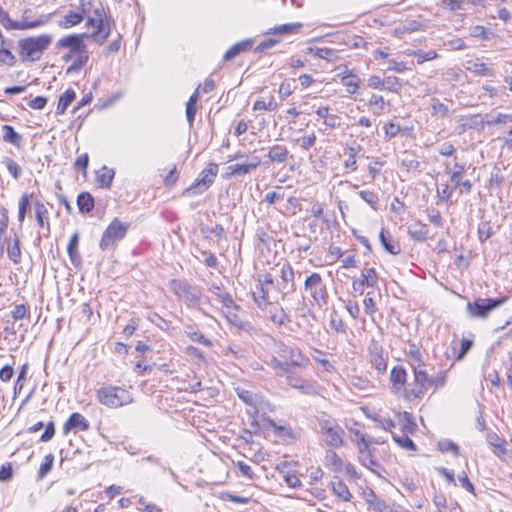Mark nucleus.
<instances>
[{
	"label": "nucleus",
	"mask_w": 512,
	"mask_h": 512,
	"mask_svg": "<svg viewBox=\"0 0 512 512\" xmlns=\"http://www.w3.org/2000/svg\"><path fill=\"white\" fill-rule=\"evenodd\" d=\"M276 272V285L286 287L290 285L294 287V272L290 266L283 265L281 269H275Z\"/></svg>",
	"instance_id": "15"
},
{
	"label": "nucleus",
	"mask_w": 512,
	"mask_h": 512,
	"mask_svg": "<svg viewBox=\"0 0 512 512\" xmlns=\"http://www.w3.org/2000/svg\"><path fill=\"white\" fill-rule=\"evenodd\" d=\"M52 39V36L49 34L20 39L18 41V48L21 60L30 62L40 60L43 53L52 43Z\"/></svg>",
	"instance_id": "1"
},
{
	"label": "nucleus",
	"mask_w": 512,
	"mask_h": 512,
	"mask_svg": "<svg viewBox=\"0 0 512 512\" xmlns=\"http://www.w3.org/2000/svg\"><path fill=\"white\" fill-rule=\"evenodd\" d=\"M3 163L6 165L8 172L14 179H18L21 176V167L11 158H4Z\"/></svg>",
	"instance_id": "48"
},
{
	"label": "nucleus",
	"mask_w": 512,
	"mask_h": 512,
	"mask_svg": "<svg viewBox=\"0 0 512 512\" xmlns=\"http://www.w3.org/2000/svg\"><path fill=\"white\" fill-rule=\"evenodd\" d=\"M48 17H41L34 21H14L10 18L9 14L4 10L0 13V23L7 30H28L42 25H45Z\"/></svg>",
	"instance_id": "8"
},
{
	"label": "nucleus",
	"mask_w": 512,
	"mask_h": 512,
	"mask_svg": "<svg viewBox=\"0 0 512 512\" xmlns=\"http://www.w3.org/2000/svg\"><path fill=\"white\" fill-rule=\"evenodd\" d=\"M110 34L111 25L109 20L105 18L103 21H100V24L97 25V29L93 33L88 34V38L92 39L95 43L102 45L106 42Z\"/></svg>",
	"instance_id": "14"
},
{
	"label": "nucleus",
	"mask_w": 512,
	"mask_h": 512,
	"mask_svg": "<svg viewBox=\"0 0 512 512\" xmlns=\"http://www.w3.org/2000/svg\"><path fill=\"white\" fill-rule=\"evenodd\" d=\"M54 463V456L48 454L45 456L43 463L40 465L38 471V478L43 479L52 469Z\"/></svg>",
	"instance_id": "46"
},
{
	"label": "nucleus",
	"mask_w": 512,
	"mask_h": 512,
	"mask_svg": "<svg viewBox=\"0 0 512 512\" xmlns=\"http://www.w3.org/2000/svg\"><path fill=\"white\" fill-rule=\"evenodd\" d=\"M300 144V147L304 150H308L316 143V135L311 133L310 135L303 136L302 138L297 140Z\"/></svg>",
	"instance_id": "64"
},
{
	"label": "nucleus",
	"mask_w": 512,
	"mask_h": 512,
	"mask_svg": "<svg viewBox=\"0 0 512 512\" xmlns=\"http://www.w3.org/2000/svg\"><path fill=\"white\" fill-rule=\"evenodd\" d=\"M104 9L102 6L94 8V16L88 17L86 21L87 27H96L100 24V21H103L106 17H104Z\"/></svg>",
	"instance_id": "45"
},
{
	"label": "nucleus",
	"mask_w": 512,
	"mask_h": 512,
	"mask_svg": "<svg viewBox=\"0 0 512 512\" xmlns=\"http://www.w3.org/2000/svg\"><path fill=\"white\" fill-rule=\"evenodd\" d=\"M286 381L291 388L298 389L302 394L315 395L317 393L316 387L312 382L304 380L296 375L288 373Z\"/></svg>",
	"instance_id": "13"
},
{
	"label": "nucleus",
	"mask_w": 512,
	"mask_h": 512,
	"mask_svg": "<svg viewBox=\"0 0 512 512\" xmlns=\"http://www.w3.org/2000/svg\"><path fill=\"white\" fill-rule=\"evenodd\" d=\"M83 20L84 17L80 12L70 11L58 21V26L63 29H69L80 24Z\"/></svg>",
	"instance_id": "20"
},
{
	"label": "nucleus",
	"mask_w": 512,
	"mask_h": 512,
	"mask_svg": "<svg viewBox=\"0 0 512 512\" xmlns=\"http://www.w3.org/2000/svg\"><path fill=\"white\" fill-rule=\"evenodd\" d=\"M359 196L363 199L373 210H378L379 197L374 191L362 190Z\"/></svg>",
	"instance_id": "41"
},
{
	"label": "nucleus",
	"mask_w": 512,
	"mask_h": 512,
	"mask_svg": "<svg viewBox=\"0 0 512 512\" xmlns=\"http://www.w3.org/2000/svg\"><path fill=\"white\" fill-rule=\"evenodd\" d=\"M74 55H75V60L69 70L81 69L87 63V61L89 59L87 47L85 48V52H78L77 54H74Z\"/></svg>",
	"instance_id": "50"
},
{
	"label": "nucleus",
	"mask_w": 512,
	"mask_h": 512,
	"mask_svg": "<svg viewBox=\"0 0 512 512\" xmlns=\"http://www.w3.org/2000/svg\"><path fill=\"white\" fill-rule=\"evenodd\" d=\"M424 366V362H419L417 365L413 366L416 387L405 391L406 398H421L428 389L429 384H431L432 377L428 375Z\"/></svg>",
	"instance_id": "3"
},
{
	"label": "nucleus",
	"mask_w": 512,
	"mask_h": 512,
	"mask_svg": "<svg viewBox=\"0 0 512 512\" xmlns=\"http://www.w3.org/2000/svg\"><path fill=\"white\" fill-rule=\"evenodd\" d=\"M237 306H229L228 309L223 310V313L226 319L235 326L241 325V320L239 315L237 314Z\"/></svg>",
	"instance_id": "51"
},
{
	"label": "nucleus",
	"mask_w": 512,
	"mask_h": 512,
	"mask_svg": "<svg viewBox=\"0 0 512 512\" xmlns=\"http://www.w3.org/2000/svg\"><path fill=\"white\" fill-rule=\"evenodd\" d=\"M267 157L273 163L282 164L287 161L289 157V150L284 145L275 144L272 147H270Z\"/></svg>",
	"instance_id": "16"
},
{
	"label": "nucleus",
	"mask_w": 512,
	"mask_h": 512,
	"mask_svg": "<svg viewBox=\"0 0 512 512\" xmlns=\"http://www.w3.org/2000/svg\"><path fill=\"white\" fill-rule=\"evenodd\" d=\"M406 376V370L401 366L394 367L391 370L390 379L394 389L400 390L404 386L406 383Z\"/></svg>",
	"instance_id": "27"
},
{
	"label": "nucleus",
	"mask_w": 512,
	"mask_h": 512,
	"mask_svg": "<svg viewBox=\"0 0 512 512\" xmlns=\"http://www.w3.org/2000/svg\"><path fill=\"white\" fill-rule=\"evenodd\" d=\"M270 425L278 436L289 438L293 437V432L290 427L284 425H277L273 420L270 421Z\"/></svg>",
	"instance_id": "55"
},
{
	"label": "nucleus",
	"mask_w": 512,
	"mask_h": 512,
	"mask_svg": "<svg viewBox=\"0 0 512 512\" xmlns=\"http://www.w3.org/2000/svg\"><path fill=\"white\" fill-rule=\"evenodd\" d=\"M252 47V40L246 39L234 44L224 54V60L230 61L238 56L241 52L247 51Z\"/></svg>",
	"instance_id": "21"
},
{
	"label": "nucleus",
	"mask_w": 512,
	"mask_h": 512,
	"mask_svg": "<svg viewBox=\"0 0 512 512\" xmlns=\"http://www.w3.org/2000/svg\"><path fill=\"white\" fill-rule=\"evenodd\" d=\"M308 53L314 54L320 59H325L329 62H333L337 59L336 51L330 48H308Z\"/></svg>",
	"instance_id": "32"
},
{
	"label": "nucleus",
	"mask_w": 512,
	"mask_h": 512,
	"mask_svg": "<svg viewBox=\"0 0 512 512\" xmlns=\"http://www.w3.org/2000/svg\"><path fill=\"white\" fill-rule=\"evenodd\" d=\"M88 38V33L71 34L59 39L56 43L57 49H69L71 54H77L78 52H85L87 45L84 39Z\"/></svg>",
	"instance_id": "10"
},
{
	"label": "nucleus",
	"mask_w": 512,
	"mask_h": 512,
	"mask_svg": "<svg viewBox=\"0 0 512 512\" xmlns=\"http://www.w3.org/2000/svg\"><path fill=\"white\" fill-rule=\"evenodd\" d=\"M320 426L328 445L338 448L343 444L342 435L344 431L333 420H322Z\"/></svg>",
	"instance_id": "9"
},
{
	"label": "nucleus",
	"mask_w": 512,
	"mask_h": 512,
	"mask_svg": "<svg viewBox=\"0 0 512 512\" xmlns=\"http://www.w3.org/2000/svg\"><path fill=\"white\" fill-rule=\"evenodd\" d=\"M409 234L413 239L425 240L428 235V226L423 223H416L409 228Z\"/></svg>",
	"instance_id": "35"
},
{
	"label": "nucleus",
	"mask_w": 512,
	"mask_h": 512,
	"mask_svg": "<svg viewBox=\"0 0 512 512\" xmlns=\"http://www.w3.org/2000/svg\"><path fill=\"white\" fill-rule=\"evenodd\" d=\"M492 228L488 222H484L478 227V237L481 242L486 241L492 236Z\"/></svg>",
	"instance_id": "56"
},
{
	"label": "nucleus",
	"mask_w": 512,
	"mask_h": 512,
	"mask_svg": "<svg viewBox=\"0 0 512 512\" xmlns=\"http://www.w3.org/2000/svg\"><path fill=\"white\" fill-rule=\"evenodd\" d=\"M260 165V161L256 158L255 162L249 164H234L227 167V175H246L255 170Z\"/></svg>",
	"instance_id": "22"
},
{
	"label": "nucleus",
	"mask_w": 512,
	"mask_h": 512,
	"mask_svg": "<svg viewBox=\"0 0 512 512\" xmlns=\"http://www.w3.org/2000/svg\"><path fill=\"white\" fill-rule=\"evenodd\" d=\"M76 93L73 89H67L60 97L57 105L56 113L62 115L67 110L68 106L75 100Z\"/></svg>",
	"instance_id": "26"
},
{
	"label": "nucleus",
	"mask_w": 512,
	"mask_h": 512,
	"mask_svg": "<svg viewBox=\"0 0 512 512\" xmlns=\"http://www.w3.org/2000/svg\"><path fill=\"white\" fill-rule=\"evenodd\" d=\"M465 0H442V7L450 11L464 9Z\"/></svg>",
	"instance_id": "61"
},
{
	"label": "nucleus",
	"mask_w": 512,
	"mask_h": 512,
	"mask_svg": "<svg viewBox=\"0 0 512 512\" xmlns=\"http://www.w3.org/2000/svg\"><path fill=\"white\" fill-rule=\"evenodd\" d=\"M98 401L109 408H119L133 402L132 394L120 386L106 385L97 390Z\"/></svg>",
	"instance_id": "2"
},
{
	"label": "nucleus",
	"mask_w": 512,
	"mask_h": 512,
	"mask_svg": "<svg viewBox=\"0 0 512 512\" xmlns=\"http://www.w3.org/2000/svg\"><path fill=\"white\" fill-rule=\"evenodd\" d=\"M78 245H79V233L74 232L69 240V243L67 246V252H68L70 261L75 266H78L81 264V256L78 251Z\"/></svg>",
	"instance_id": "19"
},
{
	"label": "nucleus",
	"mask_w": 512,
	"mask_h": 512,
	"mask_svg": "<svg viewBox=\"0 0 512 512\" xmlns=\"http://www.w3.org/2000/svg\"><path fill=\"white\" fill-rule=\"evenodd\" d=\"M372 419L377 423V427L386 431H391L395 427V423L391 419L381 418L378 415L373 416Z\"/></svg>",
	"instance_id": "59"
},
{
	"label": "nucleus",
	"mask_w": 512,
	"mask_h": 512,
	"mask_svg": "<svg viewBox=\"0 0 512 512\" xmlns=\"http://www.w3.org/2000/svg\"><path fill=\"white\" fill-rule=\"evenodd\" d=\"M400 130V125L393 121L388 122L384 126L385 136L389 139L396 137L399 134Z\"/></svg>",
	"instance_id": "57"
},
{
	"label": "nucleus",
	"mask_w": 512,
	"mask_h": 512,
	"mask_svg": "<svg viewBox=\"0 0 512 512\" xmlns=\"http://www.w3.org/2000/svg\"><path fill=\"white\" fill-rule=\"evenodd\" d=\"M236 394L238 397L247 405L255 407L257 404V396L251 391L245 390L243 388L237 387L235 388Z\"/></svg>",
	"instance_id": "39"
},
{
	"label": "nucleus",
	"mask_w": 512,
	"mask_h": 512,
	"mask_svg": "<svg viewBox=\"0 0 512 512\" xmlns=\"http://www.w3.org/2000/svg\"><path fill=\"white\" fill-rule=\"evenodd\" d=\"M370 355H371V362L375 365V368L379 373L385 372L387 368L386 360L383 356V350L382 348L377 345L376 343H373L370 348Z\"/></svg>",
	"instance_id": "17"
},
{
	"label": "nucleus",
	"mask_w": 512,
	"mask_h": 512,
	"mask_svg": "<svg viewBox=\"0 0 512 512\" xmlns=\"http://www.w3.org/2000/svg\"><path fill=\"white\" fill-rule=\"evenodd\" d=\"M32 194H28L27 192L23 193L19 200V210H18V220L22 223L26 217L27 210L30 206V199Z\"/></svg>",
	"instance_id": "40"
},
{
	"label": "nucleus",
	"mask_w": 512,
	"mask_h": 512,
	"mask_svg": "<svg viewBox=\"0 0 512 512\" xmlns=\"http://www.w3.org/2000/svg\"><path fill=\"white\" fill-rule=\"evenodd\" d=\"M30 316L29 306L26 304H18L12 311V318L17 321Z\"/></svg>",
	"instance_id": "49"
},
{
	"label": "nucleus",
	"mask_w": 512,
	"mask_h": 512,
	"mask_svg": "<svg viewBox=\"0 0 512 512\" xmlns=\"http://www.w3.org/2000/svg\"><path fill=\"white\" fill-rule=\"evenodd\" d=\"M473 346V340L472 339H462L460 342V350L458 351L456 355V360H462L465 355L468 353V351Z\"/></svg>",
	"instance_id": "58"
},
{
	"label": "nucleus",
	"mask_w": 512,
	"mask_h": 512,
	"mask_svg": "<svg viewBox=\"0 0 512 512\" xmlns=\"http://www.w3.org/2000/svg\"><path fill=\"white\" fill-rule=\"evenodd\" d=\"M393 439L396 443H398L401 447L409 449V450H416L415 443L407 436V435H395L393 434Z\"/></svg>",
	"instance_id": "54"
},
{
	"label": "nucleus",
	"mask_w": 512,
	"mask_h": 512,
	"mask_svg": "<svg viewBox=\"0 0 512 512\" xmlns=\"http://www.w3.org/2000/svg\"><path fill=\"white\" fill-rule=\"evenodd\" d=\"M289 464L287 462H284L277 466V470L280 474L283 475V479L285 483L291 487V488H297L301 486V481L298 479V477L294 474H290L287 471Z\"/></svg>",
	"instance_id": "28"
},
{
	"label": "nucleus",
	"mask_w": 512,
	"mask_h": 512,
	"mask_svg": "<svg viewBox=\"0 0 512 512\" xmlns=\"http://www.w3.org/2000/svg\"><path fill=\"white\" fill-rule=\"evenodd\" d=\"M3 141L19 147L22 142V136L17 133L10 125H3L1 127Z\"/></svg>",
	"instance_id": "24"
},
{
	"label": "nucleus",
	"mask_w": 512,
	"mask_h": 512,
	"mask_svg": "<svg viewBox=\"0 0 512 512\" xmlns=\"http://www.w3.org/2000/svg\"><path fill=\"white\" fill-rule=\"evenodd\" d=\"M488 443L494 447L493 452L496 455L504 454L506 452V449L503 445V441L499 438V436L495 433L489 434L487 436Z\"/></svg>",
	"instance_id": "44"
},
{
	"label": "nucleus",
	"mask_w": 512,
	"mask_h": 512,
	"mask_svg": "<svg viewBox=\"0 0 512 512\" xmlns=\"http://www.w3.org/2000/svg\"><path fill=\"white\" fill-rule=\"evenodd\" d=\"M269 365L277 372L278 375H284L290 373V364L288 361L279 360L273 356L269 362Z\"/></svg>",
	"instance_id": "38"
},
{
	"label": "nucleus",
	"mask_w": 512,
	"mask_h": 512,
	"mask_svg": "<svg viewBox=\"0 0 512 512\" xmlns=\"http://www.w3.org/2000/svg\"><path fill=\"white\" fill-rule=\"evenodd\" d=\"M89 428V421L82 414L74 412L65 422L63 426V433L66 435L72 430L87 431Z\"/></svg>",
	"instance_id": "12"
},
{
	"label": "nucleus",
	"mask_w": 512,
	"mask_h": 512,
	"mask_svg": "<svg viewBox=\"0 0 512 512\" xmlns=\"http://www.w3.org/2000/svg\"><path fill=\"white\" fill-rule=\"evenodd\" d=\"M445 170L447 173H450L451 181L454 183L455 188L460 185V181H462L463 174L465 172V165L460 163H455L453 165V171L450 172L449 165H446Z\"/></svg>",
	"instance_id": "33"
},
{
	"label": "nucleus",
	"mask_w": 512,
	"mask_h": 512,
	"mask_svg": "<svg viewBox=\"0 0 512 512\" xmlns=\"http://www.w3.org/2000/svg\"><path fill=\"white\" fill-rule=\"evenodd\" d=\"M77 205L82 213H90L94 208V198L88 192H82L78 195Z\"/></svg>",
	"instance_id": "29"
},
{
	"label": "nucleus",
	"mask_w": 512,
	"mask_h": 512,
	"mask_svg": "<svg viewBox=\"0 0 512 512\" xmlns=\"http://www.w3.org/2000/svg\"><path fill=\"white\" fill-rule=\"evenodd\" d=\"M115 176V171L104 166L101 170L97 171L96 178L100 187L110 188Z\"/></svg>",
	"instance_id": "25"
},
{
	"label": "nucleus",
	"mask_w": 512,
	"mask_h": 512,
	"mask_svg": "<svg viewBox=\"0 0 512 512\" xmlns=\"http://www.w3.org/2000/svg\"><path fill=\"white\" fill-rule=\"evenodd\" d=\"M7 254H8L9 259L12 260L15 264L20 263L21 249H20V242L17 238L14 239L12 243L8 244Z\"/></svg>",
	"instance_id": "37"
},
{
	"label": "nucleus",
	"mask_w": 512,
	"mask_h": 512,
	"mask_svg": "<svg viewBox=\"0 0 512 512\" xmlns=\"http://www.w3.org/2000/svg\"><path fill=\"white\" fill-rule=\"evenodd\" d=\"M348 430L352 434V441L357 445V448L364 445V443H381L380 441L368 440L366 434L359 429L357 423L348 427Z\"/></svg>",
	"instance_id": "30"
},
{
	"label": "nucleus",
	"mask_w": 512,
	"mask_h": 512,
	"mask_svg": "<svg viewBox=\"0 0 512 512\" xmlns=\"http://www.w3.org/2000/svg\"><path fill=\"white\" fill-rule=\"evenodd\" d=\"M431 107H432V113L441 118L446 117L449 113L448 106L445 105L444 103L440 102L438 99H435V98L432 99Z\"/></svg>",
	"instance_id": "47"
},
{
	"label": "nucleus",
	"mask_w": 512,
	"mask_h": 512,
	"mask_svg": "<svg viewBox=\"0 0 512 512\" xmlns=\"http://www.w3.org/2000/svg\"><path fill=\"white\" fill-rule=\"evenodd\" d=\"M379 239L382 244V246L385 248L386 251L389 253L396 255L400 252V246L398 242H396L389 231L382 228L379 234Z\"/></svg>",
	"instance_id": "18"
},
{
	"label": "nucleus",
	"mask_w": 512,
	"mask_h": 512,
	"mask_svg": "<svg viewBox=\"0 0 512 512\" xmlns=\"http://www.w3.org/2000/svg\"><path fill=\"white\" fill-rule=\"evenodd\" d=\"M427 217L429 221L434 224L436 227H442L443 226V219L442 216L436 208H428L427 209Z\"/></svg>",
	"instance_id": "52"
},
{
	"label": "nucleus",
	"mask_w": 512,
	"mask_h": 512,
	"mask_svg": "<svg viewBox=\"0 0 512 512\" xmlns=\"http://www.w3.org/2000/svg\"><path fill=\"white\" fill-rule=\"evenodd\" d=\"M276 353L283 361H288L291 367H304L309 363V359L302 352L294 347L284 343L276 344Z\"/></svg>",
	"instance_id": "7"
},
{
	"label": "nucleus",
	"mask_w": 512,
	"mask_h": 512,
	"mask_svg": "<svg viewBox=\"0 0 512 512\" xmlns=\"http://www.w3.org/2000/svg\"><path fill=\"white\" fill-rule=\"evenodd\" d=\"M508 297H500L494 299H476L474 302H469L467 305V309L470 314L474 317L484 318L486 317L493 309L499 307L503 303L506 302Z\"/></svg>",
	"instance_id": "5"
},
{
	"label": "nucleus",
	"mask_w": 512,
	"mask_h": 512,
	"mask_svg": "<svg viewBox=\"0 0 512 512\" xmlns=\"http://www.w3.org/2000/svg\"><path fill=\"white\" fill-rule=\"evenodd\" d=\"M249 294H251L257 306L262 308L267 305L266 290H252Z\"/></svg>",
	"instance_id": "60"
},
{
	"label": "nucleus",
	"mask_w": 512,
	"mask_h": 512,
	"mask_svg": "<svg viewBox=\"0 0 512 512\" xmlns=\"http://www.w3.org/2000/svg\"><path fill=\"white\" fill-rule=\"evenodd\" d=\"M49 212L46 206L38 201L35 203V216L39 226L43 227L45 224V220H48Z\"/></svg>",
	"instance_id": "43"
},
{
	"label": "nucleus",
	"mask_w": 512,
	"mask_h": 512,
	"mask_svg": "<svg viewBox=\"0 0 512 512\" xmlns=\"http://www.w3.org/2000/svg\"><path fill=\"white\" fill-rule=\"evenodd\" d=\"M218 173V165L215 163H209L208 166L203 169L197 178L196 182L189 186L185 193L199 194L207 190L214 182V178Z\"/></svg>",
	"instance_id": "6"
},
{
	"label": "nucleus",
	"mask_w": 512,
	"mask_h": 512,
	"mask_svg": "<svg viewBox=\"0 0 512 512\" xmlns=\"http://www.w3.org/2000/svg\"><path fill=\"white\" fill-rule=\"evenodd\" d=\"M400 86V80L395 76H389L384 79L383 87L389 91L397 92Z\"/></svg>",
	"instance_id": "62"
},
{
	"label": "nucleus",
	"mask_w": 512,
	"mask_h": 512,
	"mask_svg": "<svg viewBox=\"0 0 512 512\" xmlns=\"http://www.w3.org/2000/svg\"><path fill=\"white\" fill-rule=\"evenodd\" d=\"M200 231L207 239H212L213 237L217 238L218 241L226 239V231L221 224L202 226Z\"/></svg>",
	"instance_id": "23"
},
{
	"label": "nucleus",
	"mask_w": 512,
	"mask_h": 512,
	"mask_svg": "<svg viewBox=\"0 0 512 512\" xmlns=\"http://www.w3.org/2000/svg\"><path fill=\"white\" fill-rule=\"evenodd\" d=\"M437 196L441 201L449 202L452 196V188L448 184H441L437 188Z\"/></svg>",
	"instance_id": "63"
},
{
	"label": "nucleus",
	"mask_w": 512,
	"mask_h": 512,
	"mask_svg": "<svg viewBox=\"0 0 512 512\" xmlns=\"http://www.w3.org/2000/svg\"><path fill=\"white\" fill-rule=\"evenodd\" d=\"M129 225L115 218L104 231L99 246L102 250H106L116 241L123 239L127 233Z\"/></svg>",
	"instance_id": "4"
},
{
	"label": "nucleus",
	"mask_w": 512,
	"mask_h": 512,
	"mask_svg": "<svg viewBox=\"0 0 512 512\" xmlns=\"http://www.w3.org/2000/svg\"><path fill=\"white\" fill-rule=\"evenodd\" d=\"M341 82L349 94L356 93L359 88V79L356 75L344 76L342 77Z\"/></svg>",
	"instance_id": "42"
},
{
	"label": "nucleus",
	"mask_w": 512,
	"mask_h": 512,
	"mask_svg": "<svg viewBox=\"0 0 512 512\" xmlns=\"http://www.w3.org/2000/svg\"><path fill=\"white\" fill-rule=\"evenodd\" d=\"M332 489L334 494L342 499L343 501H349L351 498V493L345 483L341 480L332 482Z\"/></svg>",
	"instance_id": "34"
},
{
	"label": "nucleus",
	"mask_w": 512,
	"mask_h": 512,
	"mask_svg": "<svg viewBox=\"0 0 512 512\" xmlns=\"http://www.w3.org/2000/svg\"><path fill=\"white\" fill-rule=\"evenodd\" d=\"M370 444L371 443H364V445L358 447V459L363 466L368 468L373 473L379 475V472L376 470V468L380 467V465L372 454Z\"/></svg>",
	"instance_id": "11"
},
{
	"label": "nucleus",
	"mask_w": 512,
	"mask_h": 512,
	"mask_svg": "<svg viewBox=\"0 0 512 512\" xmlns=\"http://www.w3.org/2000/svg\"><path fill=\"white\" fill-rule=\"evenodd\" d=\"M300 28H302L301 23L283 24L270 28L265 34H292L298 32Z\"/></svg>",
	"instance_id": "31"
},
{
	"label": "nucleus",
	"mask_w": 512,
	"mask_h": 512,
	"mask_svg": "<svg viewBox=\"0 0 512 512\" xmlns=\"http://www.w3.org/2000/svg\"><path fill=\"white\" fill-rule=\"evenodd\" d=\"M466 69L474 74L485 76L489 72V68L484 62L479 60L467 61Z\"/></svg>",
	"instance_id": "36"
},
{
	"label": "nucleus",
	"mask_w": 512,
	"mask_h": 512,
	"mask_svg": "<svg viewBox=\"0 0 512 512\" xmlns=\"http://www.w3.org/2000/svg\"><path fill=\"white\" fill-rule=\"evenodd\" d=\"M414 56L417 58L418 64H422L425 61H430V60L436 59L438 57V54L433 50H430L427 52L418 50V51L414 52Z\"/></svg>",
	"instance_id": "53"
}]
</instances>
